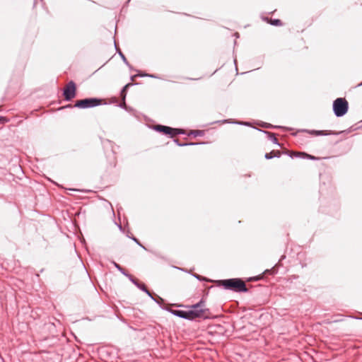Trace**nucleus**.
Segmentation results:
<instances>
[{
	"label": "nucleus",
	"instance_id": "1",
	"mask_svg": "<svg viewBox=\"0 0 362 362\" xmlns=\"http://www.w3.org/2000/svg\"><path fill=\"white\" fill-rule=\"evenodd\" d=\"M218 285L223 286L226 290H229L234 292H247L245 283L240 278H232L220 280L218 281Z\"/></svg>",
	"mask_w": 362,
	"mask_h": 362
},
{
	"label": "nucleus",
	"instance_id": "2",
	"mask_svg": "<svg viewBox=\"0 0 362 362\" xmlns=\"http://www.w3.org/2000/svg\"><path fill=\"white\" fill-rule=\"evenodd\" d=\"M204 302L201 300L196 304H194L191 306V310H187V320H193L196 318L204 317V314L209 310L204 308Z\"/></svg>",
	"mask_w": 362,
	"mask_h": 362
},
{
	"label": "nucleus",
	"instance_id": "3",
	"mask_svg": "<svg viewBox=\"0 0 362 362\" xmlns=\"http://www.w3.org/2000/svg\"><path fill=\"white\" fill-rule=\"evenodd\" d=\"M102 104V99L98 98H86L78 100L74 104L75 107L80 109L91 108L99 106Z\"/></svg>",
	"mask_w": 362,
	"mask_h": 362
},
{
	"label": "nucleus",
	"instance_id": "4",
	"mask_svg": "<svg viewBox=\"0 0 362 362\" xmlns=\"http://www.w3.org/2000/svg\"><path fill=\"white\" fill-rule=\"evenodd\" d=\"M348 109L349 104L344 98H338L333 103V111L334 115L338 117L346 115Z\"/></svg>",
	"mask_w": 362,
	"mask_h": 362
},
{
	"label": "nucleus",
	"instance_id": "5",
	"mask_svg": "<svg viewBox=\"0 0 362 362\" xmlns=\"http://www.w3.org/2000/svg\"><path fill=\"white\" fill-rule=\"evenodd\" d=\"M76 86L73 81H70L63 90V96L66 101H70L75 98Z\"/></svg>",
	"mask_w": 362,
	"mask_h": 362
},
{
	"label": "nucleus",
	"instance_id": "6",
	"mask_svg": "<svg viewBox=\"0 0 362 362\" xmlns=\"http://www.w3.org/2000/svg\"><path fill=\"white\" fill-rule=\"evenodd\" d=\"M153 129L156 132L163 133L166 135H169L170 137L173 138V132L174 131V128L173 127L162 124H157L154 125Z\"/></svg>",
	"mask_w": 362,
	"mask_h": 362
},
{
	"label": "nucleus",
	"instance_id": "7",
	"mask_svg": "<svg viewBox=\"0 0 362 362\" xmlns=\"http://www.w3.org/2000/svg\"><path fill=\"white\" fill-rule=\"evenodd\" d=\"M131 282H132L138 288L145 292L148 296H151V293L147 289L146 285L143 283H140L132 275H130L128 278Z\"/></svg>",
	"mask_w": 362,
	"mask_h": 362
},
{
	"label": "nucleus",
	"instance_id": "8",
	"mask_svg": "<svg viewBox=\"0 0 362 362\" xmlns=\"http://www.w3.org/2000/svg\"><path fill=\"white\" fill-rule=\"evenodd\" d=\"M167 311L170 313L175 316L179 317L180 318H183L185 320H187V310H173L170 308H165Z\"/></svg>",
	"mask_w": 362,
	"mask_h": 362
},
{
	"label": "nucleus",
	"instance_id": "9",
	"mask_svg": "<svg viewBox=\"0 0 362 362\" xmlns=\"http://www.w3.org/2000/svg\"><path fill=\"white\" fill-rule=\"evenodd\" d=\"M303 132H307V130H303ZM308 133L315 135V136H327L332 134H338L339 133L334 132L332 131H326V130H310L308 131Z\"/></svg>",
	"mask_w": 362,
	"mask_h": 362
},
{
	"label": "nucleus",
	"instance_id": "10",
	"mask_svg": "<svg viewBox=\"0 0 362 362\" xmlns=\"http://www.w3.org/2000/svg\"><path fill=\"white\" fill-rule=\"evenodd\" d=\"M264 21H266L267 23H269L272 25L275 26H281L282 25L281 21L279 19H272L269 18L267 17L263 18Z\"/></svg>",
	"mask_w": 362,
	"mask_h": 362
},
{
	"label": "nucleus",
	"instance_id": "11",
	"mask_svg": "<svg viewBox=\"0 0 362 362\" xmlns=\"http://www.w3.org/2000/svg\"><path fill=\"white\" fill-rule=\"evenodd\" d=\"M262 132H264V134H267L268 135V139L270 141H272L274 144H276L278 146H280V144L278 142V139L276 137L275 134L269 132H267V131H262Z\"/></svg>",
	"mask_w": 362,
	"mask_h": 362
},
{
	"label": "nucleus",
	"instance_id": "12",
	"mask_svg": "<svg viewBox=\"0 0 362 362\" xmlns=\"http://www.w3.org/2000/svg\"><path fill=\"white\" fill-rule=\"evenodd\" d=\"M295 156H296V157H301V158H308V159L313 160H315L318 159V158H317V157H315L314 156L308 154V153H306L305 152L298 153Z\"/></svg>",
	"mask_w": 362,
	"mask_h": 362
},
{
	"label": "nucleus",
	"instance_id": "13",
	"mask_svg": "<svg viewBox=\"0 0 362 362\" xmlns=\"http://www.w3.org/2000/svg\"><path fill=\"white\" fill-rule=\"evenodd\" d=\"M112 264L114 265V267L118 270L123 275H124L125 276H127V278H129V276L131 275L129 274V273H127L126 272V270L122 267L119 264H117V262H112Z\"/></svg>",
	"mask_w": 362,
	"mask_h": 362
},
{
	"label": "nucleus",
	"instance_id": "14",
	"mask_svg": "<svg viewBox=\"0 0 362 362\" xmlns=\"http://www.w3.org/2000/svg\"><path fill=\"white\" fill-rule=\"evenodd\" d=\"M132 86L131 83L126 84L121 90L120 91V96L122 98V100L124 101L126 100L127 93L128 88Z\"/></svg>",
	"mask_w": 362,
	"mask_h": 362
},
{
	"label": "nucleus",
	"instance_id": "15",
	"mask_svg": "<svg viewBox=\"0 0 362 362\" xmlns=\"http://www.w3.org/2000/svg\"><path fill=\"white\" fill-rule=\"evenodd\" d=\"M115 45H116V43L115 42ZM115 48L119 54V55L120 56L121 59H122V61L124 62V63L125 64H127L130 69L132 68L131 67V65L129 64V63L128 62L126 57L124 56V54L121 52V50L117 48V45H115Z\"/></svg>",
	"mask_w": 362,
	"mask_h": 362
},
{
	"label": "nucleus",
	"instance_id": "16",
	"mask_svg": "<svg viewBox=\"0 0 362 362\" xmlns=\"http://www.w3.org/2000/svg\"><path fill=\"white\" fill-rule=\"evenodd\" d=\"M274 157H277V158H279L280 157V153L279 152H277L276 153H274V151H271L269 153H265L264 155V158L266 159H272Z\"/></svg>",
	"mask_w": 362,
	"mask_h": 362
},
{
	"label": "nucleus",
	"instance_id": "17",
	"mask_svg": "<svg viewBox=\"0 0 362 362\" xmlns=\"http://www.w3.org/2000/svg\"><path fill=\"white\" fill-rule=\"evenodd\" d=\"M154 302H156L157 304L160 305V306L163 308V307L161 306V303L164 302V300L158 296H156V297L153 296V294L151 293V296H149ZM163 309H165L163 308Z\"/></svg>",
	"mask_w": 362,
	"mask_h": 362
},
{
	"label": "nucleus",
	"instance_id": "18",
	"mask_svg": "<svg viewBox=\"0 0 362 362\" xmlns=\"http://www.w3.org/2000/svg\"><path fill=\"white\" fill-rule=\"evenodd\" d=\"M173 141L178 146H192V145H197L198 143H182L180 142L177 139H174Z\"/></svg>",
	"mask_w": 362,
	"mask_h": 362
},
{
	"label": "nucleus",
	"instance_id": "19",
	"mask_svg": "<svg viewBox=\"0 0 362 362\" xmlns=\"http://www.w3.org/2000/svg\"><path fill=\"white\" fill-rule=\"evenodd\" d=\"M204 134V132L202 130H192L189 134V135H193L194 136H202Z\"/></svg>",
	"mask_w": 362,
	"mask_h": 362
},
{
	"label": "nucleus",
	"instance_id": "20",
	"mask_svg": "<svg viewBox=\"0 0 362 362\" xmlns=\"http://www.w3.org/2000/svg\"><path fill=\"white\" fill-rule=\"evenodd\" d=\"M259 125H260L261 127H264V128H276V129H278V128H281V126H273L269 123H266V122H261Z\"/></svg>",
	"mask_w": 362,
	"mask_h": 362
},
{
	"label": "nucleus",
	"instance_id": "21",
	"mask_svg": "<svg viewBox=\"0 0 362 362\" xmlns=\"http://www.w3.org/2000/svg\"><path fill=\"white\" fill-rule=\"evenodd\" d=\"M277 265L278 264H276L271 269H266L264 273L265 274H276L277 273Z\"/></svg>",
	"mask_w": 362,
	"mask_h": 362
},
{
	"label": "nucleus",
	"instance_id": "22",
	"mask_svg": "<svg viewBox=\"0 0 362 362\" xmlns=\"http://www.w3.org/2000/svg\"><path fill=\"white\" fill-rule=\"evenodd\" d=\"M129 238H131L132 240H134L138 245H139L141 247H142L144 250H146V248L140 243V241L135 238L134 236H128Z\"/></svg>",
	"mask_w": 362,
	"mask_h": 362
},
{
	"label": "nucleus",
	"instance_id": "23",
	"mask_svg": "<svg viewBox=\"0 0 362 362\" xmlns=\"http://www.w3.org/2000/svg\"><path fill=\"white\" fill-rule=\"evenodd\" d=\"M185 134V131L183 129L174 128V131L173 132V137L177 134Z\"/></svg>",
	"mask_w": 362,
	"mask_h": 362
},
{
	"label": "nucleus",
	"instance_id": "24",
	"mask_svg": "<svg viewBox=\"0 0 362 362\" xmlns=\"http://www.w3.org/2000/svg\"><path fill=\"white\" fill-rule=\"evenodd\" d=\"M146 74H147L139 73L137 75H134V76H132L131 77V80L133 81L134 79V78L136 77V76H140V77L146 76Z\"/></svg>",
	"mask_w": 362,
	"mask_h": 362
},
{
	"label": "nucleus",
	"instance_id": "25",
	"mask_svg": "<svg viewBox=\"0 0 362 362\" xmlns=\"http://www.w3.org/2000/svg\"><path fill=\"white\" fill-rule=\"evenodd\" d=\"M233 123L240 124V125H245V126H250V124L248 122H234Z\"/></svg>",
	"mask_w": 362,
	"mask_h": 362
},
{
	"label": "nucleus",
	"instance_id": "26",
	"mask_svg": "<svg viewBox=\"0 0 362 362\" xmlns=\"http://www.w3.org/2000/svg\"><path fill=\"white\" fill-rule=\"evenodd\" d=\"M193 276H194L196 279H197L199 281H203L204 280V277L197 274H193Z\"/></svg>",
	"mask_w": 362,
	"mask_h": 362
},
{
	"label": "nucleus",
	"instance_id": "27",
	"mask_svg": "<svg viewBox=\"0 0 362 362\" xmlns=\"http://www.w3.org/2000/svg\"><path fill=\"white\" fill-rule=\"evenodd\" d=\"M119 106L122 108L127 109L126 102L125 100H122V103L119 105Z\"/></svg>",
	"mask_w": 362,
	"mask_h": 362
},
{
	"label": "nucleus",
	"instance_id": "28",
	"mask_svg": "<svg viewBox=\"0 0 362 362\" xmlns=\"http://www.w3.org/2000/svg\"><path fill=\"white\" fill-rule=\"evenodd\" d=\"M8 120L6 117H3V116H0V124H4L5 122H6Z\"/></svg>",
	"mask_w": 362,
	"mask_h": 362
},
{
	"label": "nucleus",
	"instance_id": "29",
	"mask_svg": "<svg viewBox=\"0 0 362 362\" xmlns=\"http://www.w3.org/2000/svg\"><path fill=\"white\" fill-rule=\"evenodd\" d=\"M146 77L153 78H158V77L156 75L154 74H146Z\"/></svg>",
	"mask_w": 362,
	"mask_h": 362
},
{
	"label": "nucleus",
	"instance_id": "30",
	"mask_svg": "<svg viewBox=\"0 0 362 362\" xmlns=\"http://www.w3.org/2000/svg\"><path fill=\"white\" fill-rule=\"evenodd\" d=\"M118 228H119L120 230H122V226L121 225H118Z\"/></svg>",
	"mask_w": 362,
	"mask_h": 362
},
{
	"label": "nucleus",
	"instance_id": "31",
	"mask_svg": "<svg viewBox=\"0 0 362 362\" xmlns=\"http://www.w3.org/2000/svg\"><path fill=\"white\" fill-rule=\"evenodd\" d=\"M223 122H229L228 120L224 119Z\"/></svg>",
	"mask_w": 362,
	"mask_h": 362
},
{
	"label": "nucleus",
	"instance_id": "32",
	"mask_svg": "<svg viewBox=\"0 0 362 362\" xmlns=\"http://www.w3.org/2000/svg\"><path fill=\"white\" fill-rule=\"evenodd\" d=\"M285 257L284 256H282L281 259L279 261H281L282 259H284Z\"/></svg>",
	"mask_w": 362,
	"mask_h": 362
},
{
	"label": "nucleus",
	"instance_id": "33",
	"mask_svg": "<svg viewBox=\"0 0 362 362\" xmlns=\"http://www.w3.org/2000/svg\"><path fill=\"white\" fill-rule=\"evenodd\" d=\"M234 63L236 64V59H234Z\"/></svg>",
	"mask_w": 362,
	"mask_h": 362
},
{
	"label": "nucleus",
	"instance_id": "34",
	"mask_svg": "<svg viewBox=\"0 0 362 362\" xmlns=\"http://www.w3.org/2000/svg\"><path fill=\"white\" fill-rule=\"evenodd\" d=\"M362 86V82L358 84V86Z\"/></svg>",
	"mask_w": 362,
	"mask_h": 362
},
{
	"label": "nucleus",
	"instance_id": "35",
	"mask_svg": "<svg viewBox=\"0 0 362 362\" xmlns=\"http://www.w3.org/2000/svg\"><path fill=\"white\" fill-rule=\"evenodd\" d=\"M361 320H362V318H361Z\"/></svg>",
	"mask_w": 362,
	"mask_h": 362
}]
</instances>
